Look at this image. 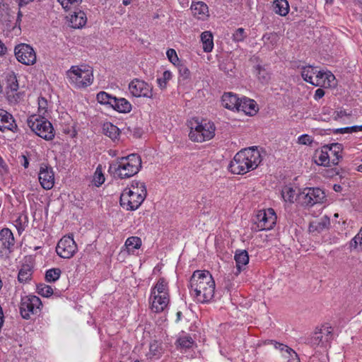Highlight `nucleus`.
<instances>
[{"label":"nucleus","instance_id":"f257e3e1","mask_svg":"<svg viewBox=\"0 0 362 362\" xmlns=\"http://www.w3.org/2000/svg\"><path fill=\"white\" fill-rule=\"evenodd\" d=\"M189 287L198 303H209L214 296L215 281L209 271H194L190 277Z\"/></svg>","mask_w":362,"mask_h":362},{"label":"nucleus","instance_id":"f03ea898","mask_svg":"<svg viewBox=\"0 0 362 362\" xmlns=\"http://www.w3.org/2000/svg\"><path fill=\"white\" fill-rule=\"evenodd\" d=\"M262 158L257 146H252L238 151L230 162L228 170L233 174L244 175L256 169Z\"/></svg>","mask_w":362,"mask_h":362},{"label":"nucleus","instance_id":"7ed1b4c3","mask_svg":"<svg viewBox=\"0 0 362 362\" xmlns=\"http://www.w3.org/2000/svg\"><path fill=\"white\" fill-rule=\"evenodd\" d=\"M142 168L141 158L136 153L118 158L110 163L108 173L115 179H128L137 174Z\"/></svg>","mask_w":362,"mask_h":362},{"label":"nucleus","instance_id":"20e7f679","mask_svg":"<svg viewBox=\"0 0 362 362\" xmlns=\"http://www.w3.org/2000/svg\"><path fill=\"white\" fill-rule=\"evenodd\" d=\"M147 194L146 185L144 182L133 181L132 188H126L120 196V204L127 210L134 211L144 201Z\"/></svg>","mask_w":362,"mask_h":362},{"label":"nucleus","instance_id":"39448f33","mask_svg":"<svg viewBox=\"0 0 362 362\" xmlns=\"http://www.w3.org/2000/svg\"><path fill=\"white\" fill-rule=\"evenodd\" d=\"M189 139L194 142H203L211 139L215 136L216 127L212 122L206 119L193 118L189 122Z\"/></svg>","mask_w":362,"mask_h":362},{"label":"nucleus","instance_id":"423d86ee","mask_svg":"<svg viewBox=\"0 0 362 362\" xmlns=\"http://www.w3.org/2000/svg\"><path fill=\"white\" fill-rule=\"evenodd\" d=\"M66 75L69 83L77 88L89 86L93 81V70L86 65L72 66Z\"/></svg>","mask_w":362,"mask_h":362},{"label":"nucleus","instance_id":"0eeeda50","mask_svg":"<svg viewBox=\"0 0 362 362\" xmlns=\"http://www.w3.org/2000/svg\"><path fill=\"white\" fill-rule=\"evenodd\" d=\"M28 125L37 136L47 141L54 138V130L51 122L44 117L32 115L28 119Z\"/></svg>","mask_w":362,"mask_h":362},{"label":"nucleus","instance_id":"6e6552de","mask_svg":"<svg viewBox=\"0 0 362 362\" xmlns=\"http://www.w3.org/2000/svg\"><path fill=\"white\" fill-rule=\"evenodd\" d=\"M276 223V215L272 208L258 211L253 219L252 230L254 231L269 230Z\"/></svg>","mask_w":362,"mask_h":362},{"label":"nucleus","instance_id":"1a4fd4ad","mask_svg":"<svg viewBox=\"0 0 362 362\" xmlns=\"http://www.w3.org/2000/svg\"><path fill=\"white\" fill-rule=\"evenodd\" d=\"M42 303L36 296L29 295L21 298L20 313L23 319L28 320L31 315H39Z\"/></svg>","mask_w":362,"mask_h":362},{"label":"nucleus","instance_id":"9d476101","mask_svg":"<svg viewBox=\"0 0 362 362\" xmlns=\"http://www.w3.org/2000/svg\"><path fill=\"white\" fill-rule=\"evenodd\" d=\"M333 339L332 329L331 327L322 326L317 329L308 339V343L312 346L327 347Z\"/></svg>","mask_w":362,"mask_h":362},{"label":"nucleus","instance_id":"9b49d317","mask_svg":"<svg viewBox=\"0 0 362 362\" xmlns=\"http://www.w3.org/2000/svg\"><path fill=\"white\" fill-rule=\"evenodd\" d=\"M16 240L11 230L4 228L0 230V257H9L14 251Z\"/></svg>","mask_w":362,"mask_h":362},{"label":"nucleus","instance_id":"f8f14e48","mask_svg":"<svg viewBox=\"0 0 362 362\" xmlns=\"http://www.w3.org/2000/svg\"><path fill=\"white\" fill-rule=\"evenodd\" d=\"M78 247L74 238L69 235L64 236L57 243L56 252L64 259L72 257L77 252Z\"/></svg>","mask_w":362,"mask_h":362},{"label":"nucleus","instance_id":"ddd939ff","mask_svg":"<svg viewBox=\"0 0 362 362\" xmlns=\"http://www.w3.org/2000/svg\"><path fill=\"white\" fill-rule=\"evenodd\" d=\"M17 60L25 65H33L36 62V54L33 48L27 44H20L15 47Z\"/></svg>","mask_w":362,"mask_h":362},{"label":"nucleus","instance_id":"4468645a","mask_svg":"<svg viewBox=\"0 0 362 362\" xmlns=\"http://www.w3.org/2000/svg\"><path fill=\"white\" fill-rule=\"evenodd\" d=\"M129 90L134 97L153 98V88L144 81L135 78L129 85Z\"/></svg>","mask_w":362,"mask_h":362},{"label":"nucleus","instance_id":"2eb2a0df","mask_svg":"<svg viewBox=\"0 0 362 362\" xmlns=\"http://www.w3.org/2000/svg\"><path fill=\"white\" fill-rule=\"evenodd\" d=\"M38 180L43 189H51L54 185V173L52 168L42 163L38 173Z\"/></svg>","mask_w":362,"mask_h":362},{"label":"nucleus","instance_id":"dca6fc26","mask_svg":"<svg viewBox=\"0 0 362 362\" xmlns=\"http://www.w3.org/2000/svg\"><path fill=\"white\" fill-rule=\"evenodd\" d=\"M304 204L312 206L315 204L322 203L325 199V194L321 189L307 188L304 189Z\"/></svg>","mask_w":362,"mask_h":362},{"label":"nucleus","instance_id":"f3484780","mask_svg":"<svg viewBox=\"0 0 362 362\" xmlns=\"http://www.w3.org/2000/svg\"><path fill=\"white\" fill-rule=\"evenodd\" d=\"M329 226L330 218L328 216L325 215L319 220L310 222L308 226V231L313 235H317L325 230H328Z\"/></svg>","mask_w":362,"mask_h":362},{"label":"nucleus","instance_id":"a211bd4d","mask_svg":"<svg viewBox=\"0 0 362 362\" xmlns=\"http://www.w3.org/2000/svg\"><path fill=\"white\" fill-rule=\"evenodd\" d=\"M6 130L16 132L18 130V126L11 114L4 109H0V131L4 132Z\"/></svg>","mask_w":362,"mask_h":362},{"label":"nucleus","instance_id":"6ab92c4d","mask_svg":"<svg viewBox=\"0 0 362 362\" xmlns=\"http://www.w3.org/2000/svg\"><path fill=\"white\" fill-rule=\"evenodd\" d=\"M151 309L155 313L163 312L169 303V296L163 294H151L150 296Z\"/></svg>","mask_w":362,"mask_h":362},{"label":"nucleus","instance_id":"aec40b11","mask_svg":"<svg viewBox=\"0 0 362 362\" xmlns=\"http://www.w3.org/2000/svg\"><path fill=\"white\" fill-rule=\"evenodd\" d=\"M190 8L193 16L199 20L205 21L209 16V7L203 1H193Z\"/></svg>","mask_w":362,"mask_h":362},{"label":"nucleus","instance_id":"412c9836","mask_svg":"<svg viewBox=\"0 0 362 362\" xmlns=\"http://www.w3.org/2000/svg\"><path fill=\"white\" fill-rule=\"evenodd\" d=\"M325 146L327 148V153L331 156L332 165H338L339 160L343 158V145L339 143H332L328 145H325Z\"/></svg>","mask_w":362,"mask_h":362},{"label":"nucleus","instance_id":"4be33fe9","mask_svg":"<svg viewBox=\"0 0 362 362\" xmlns=\"http://www.w3.org/2000/svg\"><path fill=\"white\" fill-rule=\"evenodd\" d=\"M240 98L231 92L224 93L221 97L222 105L230 110H238Z\"/></svg>","mask_w":362,"mask_h":362},{"label":"nucleus","instance_id":"5701e85b","mask_svg":"<svg viewBox=\"0 0 362 362\" xmlns=\"http://www.w3.org/2000/svg\"><path fill=\"white\" fill-rule=\"evenodd\" d=\"M257 110L258 108L254 100L247 98H240L238 111H243L246 115H253L256 114Z\"/></svg>","mask_w":362,"mask_h":362},{"label":"nucleus","instance_id":"b1692460","mask_svg":"<svg viewBox=\"0 0 362 362\" xmlns=\"http://www.w3.org/2000/svg\"><path fill=\"white\" fill-rule=\"evenodd\" d=\"M253 73L258 81L263 84L268 83L271 79V72L265 66L257 64L253 67Z\"/></svg>","mask_w":362,"mask_h":362},{"label":"nucleus","instance_id":"393cba45","mask_svg":"<svg viewBox=\"0 0 362 362\" xmlns=\"http://www.w3.org/2000/svg\"><path fill=\"white\" fill-rule=\"evenodd\" d=\"M238 273H240L249 262V255L245 250H237L234 255Z\"/></svg>","mask_w":362,"mask_h":362},{"label":"nucleus","instance_id":"a878e982","mask_svg":"<svg viewBox=\"0 0 362 362\" xmlns=\"http://www.w3.org/2000/svg\"><path fill=\"white\" fill-rule=\"evenodd\" d=\"M86 22L87 17L83 11H75L71 15L69 23L73 28H81L86 25Z\"/></svg>","mask_w":362,"mask_h":362},{"label":"nucleus","instance_id":"bb28decb","mask_svg":"<svg viewBox=\"0 0 362 362\" xmlns=\"http://www.w3.org/2000/svg\"><path fill=\"white\" fill-rule=\"evenodd\" d=\"M315 163L319 165L322 166H334L332 165V161L331 160V156H329V154L327 153V148H325V146H323L321 148L320 151L316 152L315 153Z\"/></svg>","mask_w":362,"mask_h":362},{"label":"nucleus","instance_id":"cd10ccee","mask_svg":"<svg viewBox=\"0 0 362 362\" xmlns=\"http://www.w3.org/2000/svg\"><path fill=\"white\" fill-rule=\"evenodd\" d=\"M272 6L274 11L281 16H286L290 9L287 0H274Z\"/></svg>","mask_w":362,"mask_h":362},{"label":"nucleus","instance_id":"c85d7f7f","mask_svg":"<svg viewBox=\"0 0 362 362\" xmlns=\"http://www.w3.org/2000/svg\"><path fill=\"white\" fill-rule=\"evenodd\" d=\"M112 107L121 113H128L132 110L131 103L124 98H117L115 97V102Z\"/></svg>","mask_w":362,"mask_h":362},{"label":"nucleus","instance_id":"c756f323","mask_svg":"<svg viewBox=\"0 0 362 362\" xmlns=\"http://www.w3.org/2000/svg\"><path fill=\"white\" fill-rule=\"evenodd\" d=\"M103 132L105 135L110 137L113 141L119 139L120 134L119 129L110 122H106L103 124Z\"/></svg>","mask_w":362,"mask_h":362},{"label":"nucleus","instance_id":"7c9ffc66","mask_svg":"<svg viewBox=\"0 0 362 362\" xmlns=\"http://www.w3.org/2000/svg\"><path fill=\"white\" fill-rule=\"evenodd\" d=\"M264 47L268 49H273L277 45L279 41V36L276 33H267L263 35L262 37Z\"/></svg>","mask_w":362,"mask_h":362},{"label":"nucleus","instance_id":"2f4dec72","mask_svg":"<svg viewBox=\"0 0 362 362\" xmlns=\"http://www.w3.org/2000/svg\"><path fill=\"white\" fill-rule=\"evenodd\" d=\"M151 294L169 296L168 282L164 278L161 277L158 280L156 284L151 288Z\"/></svg>","mask_w":362,"mask_h":362},{"label":"nucleus","instance_id":"473e14b6","mask_svg":"<svg viewBox=\"0 0 362 362\" xmlns=\"http://www.w3.org/2000/svg\"><path fill=\"white\" fill-rule=\"evenodd\" d=\"M203 49L205 52H210L214 48L213 35L211 32L205 31L201 35Z\"/></svg>","mask_w":362,"mask_h":362},{"label":"nucleus","instance_id":"72a5a7b5","mask_svg":"<svg viewBox=\"0 0 362 362\" xmlns=\"http://www.w3.org/2000/svg\"><path fill=\"white\" fill-rule=\"evenodd\" d=\"M33 274L32 267L28 264L22 265L18 274V280L21 283H26L31 279Z\"/></svg>","mask_w":362,"mask_h":362},{"label":"nucleus","instance_id":"f704fd0d","mask_svg":"<svg viewBox=\"0 0 362 362\" xmlns=\"http://www.w3.org/2000/svg\"><path fill=\"white\" fill-rule=\"evenodd\" d=\"M96 99L99 103L103 105H108L111 107H112L113 103L115 102V97L105 91L99 92L96 95Z\"/></svg>","mask_w":362,"mask_h":362},{"label":"nucleus","instance_id":"c9c22d12","mask_svg":"<svg viewBox=\"0 0 362 362\" xmlns=\"http://www.w3.org/2000/svg\"><path fill=\"white\" fill-rule=\"evenodd\" d=\"M317 73L316 67L313 66H305L302 68L301 76L303 80L311 84V82Z\"/></svg>","mask_w":362,"mask_h":362},{"label":"nucleus","instance_id":"e433bc0d","mask_svg":"<svg viewBox=\"0 0 362 362\" xmlns=\"http://www.w3.org/2000/svg\"><path fill=\"white\" fill-rule=\"evenodd\" d=\"M141 244L142 242L140 238L137 236H132L126 240L124 245L126 246L128 252H134L135 249H139Z\"/></svg>","mask_w":362,"mask_h":362},{"label":"nucleus","instance_id":"4c0bfd02","mask_svg":"<svg viewBox=\"0 0 362 362\" xmlns=\"http://www.w3.org/2000/svg\"><path fill=\"white\" fill-rule=\"evenodd\" d=\"M61 274L62 270L59 268L49 269L45 273V281L49 283L55 282L59 279Z\"/></svg>","mask_w":362,"mask_h":362},{"label":"nucleus","instance_id":"58836bf2","mask_svg":"<svg viewBox=\"0 0 362 362\" xmlns=\"http://www.w3.org/2000/svg\"><path fill=\"white\" fill-rule=\"evenodd\" d=\"M177 345L181 349H190L194 344V341L189 335L180 337L177 340Z\"/></svg>","mask_w":362,"mask_h":362},{"label":"nucleus","instance_id":"ea45409f","mask_svg":"<svg viewBox=\"0 0 362 362\" xmlns=\"http://www.w3.org/2000/svg\"><path fill=\"white\" fill-rule=\"evenodd\" d=\"M247 37V34L243 28H238L234 30L231 39L235 43L243 42Z\"/></svg>","mask_w":362,"mask_h":362},{"label":"nucleus","instance_id":"a19ab883","mask_svg":"<svg viewBox=\"0 0 362 362\" xmlns=\"http://www.w3.org/2000/svg\"><path fill=\"white\" fill-rule=\"evenodd\" d=\"M18 82L16 75L9 74L6 77V88L11 93L16 92L18 89Z\"/></svg>","mask_w":362,"mask_h":362},{"label":"nucleus","instance_id":"79ce46f5","mask_svg":"<svg viewBox=\"0 0 362 362\" xmlns=\"http://www.w3.org/2000/svg\"><path fill=\"white\" fill-rule=\"evenodd\" d=\"M328 76L334 77V75H332L331 73L327 74V73H326L325 71L317 70V73L315 75V77H313V81L311 82V84L315 86H320L322 81L325 78L329 79Z\"/></svg>","mask_w":362,"mask_h":362},{"label":"nucleus","instance_id":"37998d69","mask_svg":"<svg viewBox=\"0 0 362 362\" xmlns=\"http://www.w3.org/2000/svg\"><path fill=\"white\" fill-rule=\"evenodd\" d=\"M37 293L42 297L48 298L53 294V289L49 285L40 284L37 286Z\"/></svg>","mask_w":362,"mask_h":362},{"label":"nucleus","instance_id":"c03bdc74","mask_svg":"<svg viewBox=\"0 0 362 362\" xmlns=\"http://www.w3.org/2000/svg\"><path fill=\"white\" fill-rule=\"evenodd\" d=\"M264 344L266 345H267V344L274 345V346L276 349H278L281 352L283 356H284V354H286L288 351H292V349L291 347L288 346L286 344L276 341L274 340H266V341H264Z\"/></svg>","mask_w":362,"mask_h":362},{"label":"nucleus","instance_id":"a18cd8bd","mask_svg":"<svg viewBox=\"0 0 362 362\" xmlns=\"http://www.w3.org/2000/svg\"><path fill=\"white\" fill-rule=\"evenodd\" d=\"M172 78V73L166 70L163 73L161 77L157 78V83L158 86L161 89H165L167 87L168 82Z\"/></svg>","mask_w":362,"mask_h":362},{"label":"nucleus","instance_id":"49530a36","mask_svg":"<svg viewBox=\"0 0 362 362\" xmlns=\"http://www.w3.org/2000/svg\"><path fill=\"white\" fill-rule=\"evenodd\" d=\"M93 181L97 187L100 186L105 182V176L103 173L102 165H98L94 173Z\"/></svg>","mask_w":362,"mask_h":362},{"label":"nucleus","instance_id":"de8ad7c7","mask_svg":"<svg viewBox=\"0 0 362 362\" xmlns=\"http://www.w3.org/2000/svg\"><path fill=\"white\" fill-rule=\"evenodd\" d=\"M296 194L295 190L291 187H286L282 189L281 195L286 202H293Z\"/></svg>","mask_w":362,"mask_h":362},{"label":"nucleus","instance_id":"09e8293b","mask_svg":"<svg viewBox=\"0 0 362 362\" xmlns=\"http://www.w3.org/2000/svg\"><path fill=\"white\" fill-rule=\"evenodd\" d=\"M177 66L178 68L180 78H182V80L189 79L191 76V73L189 69L181 63H178Z\"/></svg>","mask_w":362,"mask_h":362},{"label":"nucleus","instance_id":"8fccbe9b","mask_svg":"<svg viewBox=\"0 0 362 362\" xmlns=\"http://www.w3.org/2000/svg\"><path fill=\"white\" fill-rule=\"evenodd\" d=\"M358 131H362V125H355L352 127H346L343 128L337 129L334 132L340 133V134H351L354 132H357Z\"/></svg>","mask_w":362,"mask_h":362},{"label":"nucleus","instance_id":"3c124183","mask_svg":"<svg viewBox=\"0 0 362 362\" xmlns=\"http://www.w3.org/2000/svg\"><path fill=\"white\" fill-rule=\"evenodd\" d=\"M167 57L170 62L174 65H177L180 63L177 53L174 49H168L166 52Z\"/></svg>","mask_w":362,"mask_h":362},{"label":"nucleus","instance_id":"603ef678","mask_svg":"<svg viewBox=\"0 0 362 362\" xmlns=\"http://www.w3.org/2000/svg\"><path fill=\"white\" fill-rule=\"evenodd\" d=\"M283 357L287 359L288 362H300L298 356L293 349H292V351H288L286 354H284Z\"/></svg>","mask_w":362,"mask_h":362},{"label":"nucleus","instance_id":"864d4df0","mask_svg":"<svg viewBox=\"0 0 362 362\" xmlns=\"http://www.w3.org/2000/svg\"><path fill=\"white\" fill-rule=\"evenodd\" d=\"M159 350H158V344L154 342V343H151L150 344V347H149V353H148V355L151 358V357H158L159 356Z\"/></svg>","mask_w":362,"mask_h":362},{"label":"nucleus","instance_id":"5fc2aeb1","mask_svg":"<svg viewBox=\"0 0 362 362\" xmlns=\"http://www.w3.org/2000/svg\"><path fill=\"white\" fill-rule=\"evenodd\" d=\"M81 1L82 0H58L62 7L66 10H68L70 6L74 4L81 3Z\"/></svg>","mask_w":362,"mask_h":362},{"label":"nucleus","instance_id":"6e6d98bb","mask_svg":"<svg viewBox=\"0 0 362 362\" xmlns=\"http://www.w3.org/2000/svg\"><path fill=\"white\" fill-rule=\"evenodd\" d=\"M298 143L303 145H310L313 143V139L308 134H303L298 139Z\"/></svg>","mask_w":362,"mask_h":362},{"label":"nucleus","instance_id":"4d7b16f0","mask_svg":"<svg viewBox=\"0 0 362 362\" xmlns=\"http://www.w3.org/2000/svg\"><path fill=\"white\" fill-rule=\"evenodd\" d=\"M361 238L358 235V234H357L355 237H354L350 243H349V247L351 249H356L358 247V246L359 245L361 247Z\"/></svg>","mask_w":362,"mask_h":362},{"label":"nucleus","instance_id":"13d9d810","mask_svg":"<svg viewBox=\"0 0 362 362\" xmlns=\"http://www.w3.org/2000/svg\"><path fill=\"white\" fill-rule=\"evenodd\" d=\"M16 229L18 230V233L19 234H21L22 232L25 230V226L22 223L21 218L18 217L16 220Z\"/></svg>","mask_w":362,"mask_h":362},{"label":"nucleus","instance_id":"bf43d9fd","mask_svg":"<svg viewBox=\"0 0 362 362\" xmlns=\"http://www.w3.org/2000/svg\"><path fill=\"white\" fill-rule=\"evenodd\" d=\"M325 90L322 88H318L315 90V95H314V98L315 100H320V98H322L324 95H325Z\"/></svg>","mask_w":362,"mask_h":362},{"label":"nucleus","instance_id":"052dcab7","mask_svg":"<svg viewBox=\"0 0 362 362\" xmlns=\"http://www.w3.org/2000/svg\"><path fill=\"white\" fill-rule=\"evenodd\" d=\"M34 0H16L19 8L26 6L30 2H33Z\"/></svg>","mask_w":362,"mask_h":362},{"label":"nucleus","instance_id":"680f3d73","mask_svg":"<svg viewBox=\"0 0 362 362\" xmlns=\"http://www.w3.org/2000/svg\"><path fill=\"white\" fill-rule=\"evenodd\" d=\"M21 162L22 165H23L25 168H28V166H29V160H28V158L25 156H24V155L21 156Z\"/></svg>","mask_w":362,"mask_h":362},{"label":"nucleus","instance_id":"e2e57ef3","mask_svg":"<svg viewBox=\"0 0 362 362\" xmlns=\"http://www.w3.org/2000/svg\"><path fill=\"white\" fill-rule=\"evenodd\" d=\"M7 48L0 40V57H3L6 54Z\"/></svg>","mask_w":362,"mask_h":362},{"label":"nucleus","instance_id":"0e129e2a","mask_svg":"<svg viewBox=\"0 0 362 362\" xmlns=\"http://www.w3.org/2000/svg\"><path fill=\"white\" fill-rule=\"evenodd\" d=\"M333 189H334V190L335 192H341V191L342 187H341V186L340 185L335 184V185H334V186H333Z\"/></svg>","mask_w":362,"mask_h":362},{"label":"nucleus","instance_id":"69168bd1","mask_svg":"<svg viewBox=\"0 0 362 362\" xmlns=\"http://www.w3.org/2000/svg\"><path fill=\"white\" fill-rule=\"evenodd\" d=\"M23 16V13L21 11V10L19 9L18 12V16H17V19H16V24L17 23H20L21 21V18Z\"/></svg>","mask_w":362,"mask_h":362},{"label":"nucleus","instance_id":"338daca9","mask_svg":"<svg viewBox=\"0 0 362 362\" xmlns=\"http://www.w3.org/2000/svg\"><path fill=\"white\" fill-rule=\"evenodd\" d=\"M132 0H123L122 1V4L124 6H128V5H129L132 3Z\"/></svg>","mask_w":362,"mask_h":362},{"label":"nucleus","instance_id":"774afa93","mask_svg":"<svg viewBox=\"0 0 362 362\" xmlns=\"http://www.w3.org/2000/svg\"><path fill=\"white\" fill-rule=\"evenodd\" d=\"M358 234V235H359V237L361 238V247L362 248V227L361 228V229H360V230H359Z\"/></svg>","mask_w":362,"mask_h":362}]
</instances>
